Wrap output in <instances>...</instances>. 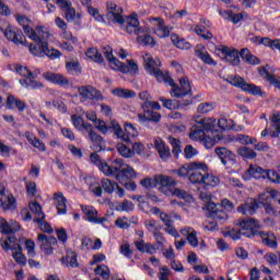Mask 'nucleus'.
Returning a JSON list of instances; mask_svg holds the SVG:
<instances>
[{
    "instance_id": "f257e3e1",
    "label": "nucleus",
    "mask_w": 280,
    "mask_h": 280,
    "mask_svg": "<svg viewBox=\"0 0 280 280\" xmlns=\"http://www.w3.org/2000/svg\"><path fill=\"white\" fill-rule=\"evenodd\" d=\"M101 170L105 176L115 178L120 185H124L125 180L137 178V172L130 165L124 163V160L116 159L110 164H104Z\"/></svg>"
},
{
    "instance_id": "f03ea898",
    "label": "nucleus",
    "mask_w": 280,
    "mask_h": 280,
    "mask_svg": "<svg viewBox=\"0 0 280 280\" xmlns=\"http://www.w3.org/2000/svg\"><path fill=\"white\" fill-rule=\"evenodd\" d=\"M209 171L203 162H191L173 171L179 178H187L192 185H202L206 172Z\"/></svg>"
},
{
    "instance_id": "7ed1b4c3",
    "label": "nucleus",
    "mask_w": 280,
    "mask_h": 280,
    "mask_svg": "<svg viewBox=\"0 0 280 280\" xmlns=\"http://www.w3.org/2000/svg\"><path fill=\"white\" fill-rule=\"evenodd\" d=\"M143 58V65H144V70L149 75H153L158 82H168L172 84V77H170L168 73H164L161 71V59L152 58V55L144 52L142 55Z\"/></svg>"
},
{
    "instance_id": "20e7f679",
    "label": "nucleus",
    "mask_w": 280,
    "mask_h": 280,
    "mask_svg": "<svg viewBox=\"0 0 280 280\" xmlns=\"http://www.w3.org/2000/svg\"><path fill=\"white\" fill-rule=\"evenodd\" d=\"M155 183L156 185H160L159 189L162 194H165V196H176L177 198H182V200H189L191 196L187 194V191L175 188L172 190V187H176V180L170 176L166 175H158L155 176Z\"/></svg>"
},
{
    "instance_id": "39448f33",
    "label": "nucleus",
    "mask_w": 280,
    "mask_h": 280,
    "mask_svg": "<svg viewBox=\"0 0 280 280\" xmlns=\"http://www.w3.org/2000/svg\"><path fill=\"white\" fill-rule=\"evenodd\" d=\"M15 72L24 78L20 80V84L24 89H43V83L36 81V78L40 74V70L36 69L32 71L28 67L18 65L15 66Z\"/></svg>"
},
{
    "instance_id": "423d86ee",
    "label": "nucleus",
    "mask_w": 280,
    "mask_h": 280,
    "mask_svg": "<svg viewBox=\"0 0 280 280\" xmlns=\"http://www.w3.org/2000/svg\"><path fill=\"white\" fill-rule=\"evenodd\" d=\"M28 49L33 56H37V58H50V60H56V58H60L62 52L56 48H49V43L46 42H38L37 45L31 44Z\"/></svg>"
},
{
    "instance_id": "0eeeda50",
    "label": "nucleus",
    "mask_w": 280,
    "mask_h": 280,
    "mask_svg": "<svg viewBox=\"0 0 280 280\" xmlns=\"http://www.w3.org/2000/svg\"><path fill=\"white\" fill-rule=\"evenodd\" d=\"M77 91L80 102H104V94L93 85H81Z\"/></svg>"
},
{
    "instance_id": "6e6552de",
    "label": "nucleus",
    "mask_w": 280,
    "mask_h": 280,
    "mask_svg": "<svg viewBox=\"0 0 280 280\" xmlns=\"http://www.w3.org/2000/svg\"><path fill=\"white\" fill-rule=\"evenodd\" d=\"M243 237H257L261 233V223L256 219H244L238 222Z\"/></svg>"
},
{
    "instance_id": "1a4fd4ad",
    "label": "nucleus",
    "mask_w": 280,
    "mask_h": 280,
    "mask_svg": "<svg viewBox=\"0 0 280 280\" xmlns=\"http://www.w3.org/2000/svg\"><path fill=\"white\" fill-rule=\"evenodd\" d=\"M226 82L232 86H236V89H241L245 93H249V95H264V93H261V88L246 83V80L240 75L230 77Z\"/></svg>"
},
{
    "instance_id": "9d476101",
    "label": "nucleus",
    "mask_w": 280,
    "mask_h": 280,
    "mask_svg": "<svg viewBox=\"0 0 280 280\" xmlns=\"http://www.w3.org/2000/svg\"><path fill=\"white\" fill-rule=\"evenodd\" d=\"M215 55L221 58V60H225V62H230L233 67H237L240 65V51L235 48H229L226 46H217L214 50Z\"/></svg>"
},
{
    "instance_id": "9b49d317",
    "label": "nucleus",
    "mask_w": 280,
    "mask_h": 280,
    "mask_svg": "<svg viewBox=\"0 0 280 280\" xmlns=\"http://www.w3.org/2000/svg\"><path fill=\"white\" fill-rule=\"evenodd\" d=\"M164 84L172 86V97H185V95L191 94V84L189 83V79L187 77L179 78V86L174 83V79H172V83L164 82Z\"/></svg>"
},
{
    "instance_id": "f8f14e48",
    "label": "nucleus",
    "mask_w": 280,
    "mask_h": 280,
    "mask_svg": "<svg viewBox=\"0 0 280 280\" xmlns=\"http://www.w3.org/2000/svg\"><path fill=\"white\" fill-rule=\"evenodd\" d=\"M95 128L98 132H102V135H106L108 130H113L114 135L116 137H122L124 130H121V126H119V122L116 120H110L108 125L102 119L96 120Z\"/></svg>"
},
{
    "instance_id": "ddd939ff",
    "label": "nucleus",
    "mask_w": 280,
    "mask_h": 280,
    "mask_svg": "<svg viewBox=\"0 0 280 280\" xmlns=\"http://www.w3.org/2000/svg\"><path fill=\"white\" fill-rule=\"evenodd\" d=\"M112 69L114 71H120V73H130L131 75H137L139 73V65L135 60H127V65L116 60L112 63Z\"/></svg>"
},
{
    "instance_id": "4468645a",
    "label": "nucleus",
    "mask_w": 280,
    "mask_h": 280,
    "mask_svg": "<svg viewBox=\"0 0 280 280\" xmlns=\"http://www.w3.org/2000/svg\"><path fill=\"white\" fill-rule=\"evenodd\" d=\"M124 9L121 7L113 3L107 2V14L106 19L112 23H118V25H124Z\"/></svg>"
},
{
    "instance_id": "2eb2a0df",
    "label": "nucleus",
    "mask_w": 280,
    "mask_h": 280,
    "mask_svg": "<svg viewBox=\"0 0 280 280\" xmlns=\"http://www.w3.org/2000/svg\"><path fill=\"white\" fill-rule=\"evenodd\" d=\"M37 242L39 244V248L45 253V255H52V246H56V244H58V240L56 237L47 236L45 234H38Z\"/></svg>"
},
{
    "instance_id": "dca6fc26",
    "label": "nucleus",
    "mask_w": 280,
    "mask_h": 280,
    "mask_svg": "<svg viewBox=\"0 0 280 280\" xmlns=\"http://www.w3.org/2000/svg\"><path fill=\"white\" fill-rule=\"evenodd\" d=\"M151 25H153V34L159 36V38H167L170 36V32H172V27L165 25V21L161 18H153L150 20Z\"/></svg>"
},
{
    "instance_id": "f3484780",
    "label": "nucleus",
    "mask_w": 280,
    "mask_h": 280,
    "mask_svg": "<svg viewBox=\"0 0 280 280\" xmlns=\"http://www.w3.org/2000/svg\"><path fill=\"white\" fill-rule=\"evenodd\" d=\"M81 210L85 215V220L92 224H104L108 219L106 217H97L98 212L94 207L81 206Z\"/></svg>"
},
{
    "instance_id": "a211bd4d",
    "label": "nucleus",
    "mask_w": 280,
    "mask_h": 280,
    "mask_svg": "<svg viewBox=\"0 0 280 280\" xmlns=\"http://www.w3.org/2000/svg\"><path fill=\"white\" fill-rule=\"evenodd\" d=\"M59 8L62 10V12H65V19L68 21V23L78 21V19H80V13L75 12V8H73L71 1L59 0Z\"/></svg>"
},
{
    "instance_id": "6ab92c4d",
    "label": "nucleus",
    "mask_w": 280,
    "mask_h": 280,
    "mask_svg": "<svg viewBox=\"0 0 280 280\" xmlns=\"http://www.w3.org/2000/svg\"><path fill=\"white\" fill-rule=\"evenodd\" d=\"M4 36L8 38V40H12V43L15 45H27V40L25 39V35H23L22 31L7 27L4 31Z\"/></svg>"
},
{
    "instance_id": "aec40b11",
    "label": "nucleus",
    "mask_w": 280,
    "mask_h": 280,
    "mask_svg": "<svg viewBox=\"0 0 280 280\" xmlns=\"http://www.w3.org/2000/svg\"><path fill=\"white\" fill-rule=\"evenodd\" d=\"M28 38L34 40V43H49V38H51V33L45 30L43 26H37L35 31L30 34Z\"/></svg>"
},
{
    "instance_id": "412c9836",
    "label": "nucleus",
    "mask_w": 280,
    "mask_h": 280,
    "mask_svg": "<svg viewBox=\"0 0 280 280\" xmlns=\"http://www.w3.org/2000/svg\"><path fill=\"white\" fill-rule=\"evenodd\" d=\"M214 152L223 165H233L235 163V155L231 150L220 147L214 149Z\"/></svg>"
},
{
    "instance_id": "4be33fe9",
    "label": "nucleus",
    "mask_w": 280,
    "mask_h": 280,
    "mask_svg": "<svg viewBox=\"0 0 280 280\" xmlns=\"http://www.w3.org/2000/svg\"><path fill=\"white\" fill-rule=\"evenodd\" d=\"M43 78L47 80V82H51L52 84H58L63 89H69V79L60 73L46 72L43 74Z\"/></svg>"
},
{
    "instance_id": "5701e85b",
    "label": "nucleus",
    "mask_w": 280,
    "mask_h": 280,
    "mask_svg": "<svg viewBox=\"0 0 280 280\" xmlns=\"http://www.w3.org/2000/svg\"><path fill=\"white\" fill-rule=\"evenodd\" d=\"M125 25V31L127 34H139L140 28H139V19L137 18V14L133 13L130 16H127L124 19Z\"/></svg>"
},
{
    "instance_id": "b1692460",
    "label": "nucleus",
    "mask_w": 280,
    "mask_h": 280,
    "mask_svg": "<svg viewBox=\"0 0 280 280\" xmlns=\"http://www.w3.org/2000/svg\"><path fill=\"white\" fill-rule=\"evenodd\" d=\"M199 127H201L203 132H220V129H218V120L215 118L206 117L197 121Z\"/></svg>"
},
{
    "instance_id": "393cba45",
    "label": "nucleus",
    "mask_w": 280,
    "mask_h": 280,
    "mask_svg": "<svg viewBox=\"0 0 280 280\" xmlns=\"http://www.w3.org/2000/svg\"><path fill=\"white\" fill-rule=\"evenodd\" d=\"M257 209H259V203L257 202V200L250 199L245 203H242L237 208V211L243 215H255V213L257 212Z\"/></svg>"
},
{
    "instance_id": "a878e982",
    "label": "nucleus",
    "mask_w": 280,
    "mask_h": 280,
    "mask_svg": "<svg viewBox=\"0 0 280 280\" xmlns=\"http://www.w3.org/2000/svg\"><path fill=\"white\" fill-rule=\"evenodd\" d=\"M52 200L58 215H65V213H67V198L65 195L60 191L55 192Z\"/></svg>"
},
{
    "instance_id": "bb28decb",
    "label": "nucleus",
    "mask_w": 280,
    "mask_h": 280,
    "mask_svg": "<svg viewBox=\"0 0 280 280\" xmlns=\"http://www.w3.org/2000/svg\"><path fill=\"white\" fill-rule=\"evenodd\" d=\"M0 245L5 252L11 250V253H15L16 250H21L22 248L19 240H16V237L14 236L1 238Z\"/></svg>"
},
{
    "instance_id": "cd10ccee",
    "label": "nucleus",
    "mask_w": 280,
    "mask_h": 280,
    "mask_svg": "<svg viewBox=\"0 0 280 280\" xmlns=\"http://www.w3.org/2000/svg\"><path fill=\"white\" fill-rule=\"evenodd\" d=\"M271 126L269 128V135L272 139H277L280 135V112H275L269 117Z\"/></svg>"
},
{
    "instance_id": "c85d7f7f",
    "label": "nucleus",
    "mask_w": 280,
    "mask_h": 280,
    "mask_svg": "<svg viewBox=\"0 0 280 280\" xmlns=\"http://www.w3.org/2000/svg\"><path fill=\"white\" fill-rule=\"evenodd\" d=\"M143 113L138 114L140 124H145V121H154L158 124V121H161V114L150 110V108H143Z\"/></svg>"
},
{
    "instance_id": "c756f323",
    "label": "nucleus",
    "mask_w": 280,
    "mask_h": 280,
    "mask_svg": "<svg viewBox=\"0 0 280 280\" xmlns=\"http://www.w3.org/2000/svg\"><path fill=\"white\" fill-rule=\"evenodd\" d=\"M154 145H155V150H156L160 159H162V161H167V159H170V156H172V152L170 151V147H167L165 144V142H163L161 140V138L155 139Z\"/></svg>"
},
{
    "instance_id": "7c9ffc66",
    "label": "nucleus",
    "mask_w": 280,
    "mask_h": 280,
    "mask_svg": "<svg viewBox=\"0 0 280 280\" xmlns=\"http://www.w3.org/2000/svg\"><path fill=\"white\" fill-rule=\"evenodd\" d=\"M133 244L139 253H147V255H155L156 247L151 243H145L142 238H137Z\"/></svg>"
},
{
    "instance_id": "2f4dec72",
    "label": "nucleus",
    "mask_w": 280,
    "mask_h": 280,
    "mask_svg": "<svg viewBox=\"0 0 280 280\" xmlns=\"http://www.w3.org/2000/svg\"><path fill=\"white\" fill-rule=\"evenodd\" d=\"M244 178H246V180H248V178H266V170L261 168V166L250 165L245 172Z\"/></svg>"
},
{
    "instance_id": "473e14b6",
    "label": "nucleus",
    "mask_w": 280,
    "mask_h": 280,
    "mask_svg": "<svg viewBox=\"0 0 280 280\" xmlns=\"http://www.w3.org/2000/svg\"><path fill=\"white\" fill-rule=\"evenodd\" d=\"M140 100H142V108H151L152 110H161V105L158 102H152V96L148 92H141L139 94Z\"/></svg>"
},
{
    "instance_id": "72a5a7b5",
    "label": "nucleus",
    "mask_w": 280,
    "mask_h": 280,
    "mask_svg": "<svg viewBox=\"0 0 280 280\" xmlns=\"http://www.w3.org/2000/svg\"><path fill=\"white\" fill-rule=\"evenodd\" d=\"M24 137H26V140L31 145H33V148H36V150H38L39 152H46L47 147L43 141H40V139L34 136V133L26 131L24 133Z\"/></svg>"
},
{
    "instance_id": "f704fd0d",
    "label": "nucleus",
    "mask_w": 280,
    "mask_h": 280,
    "mask_svg": "<svg viewBox=\"0 0 280 280\" xmlns=\"http://www.w3.org/2000/svg\"><path fill=\"white\" fill-rule=\"evenodd\" d=\"M61 262L67 268H78V254L73 250H68L66 256L61 258Z\"/></svg>"
},
{
    "instance_id": "c9c22d12",
    "label": "nucleus",
    "mask_w": 280,
    "mask_h": 280,
    "mask_svg": "<svg viewBox=\"0 0 280 280\" xmlns=\"http://www.w3.org/2000/svg\"><path fill=\"white\" fill-rule=\"evenodd\" d=\"M7 108H16L20 113H23V110L27 108V105L25 104V102L16 98L14 95H9L7 98Z\"/></svg>"
},
{
    "instance_id": "e433bc0d",
    "label": "nucleus",
    "mask_w": 280,
    "mask_h": 280,
    "mask_svg": "<svg viewBox=\"0 0 280 280\" xmlns=\"http://www.w3.org/2000/svg\"><path fill=\"white\" fill-rule=\"evenodd\" d=\"M207 209L208 211L211 213V217L214 219V220H226V213L221 209L220 205H215L213 202H209L207 205Z\"/></svg>"
},
{
    "instance_id": "4c0bfd02",
    "label": "nucleus",
    "mask_w": 280,
    "mask_h": 280,
    "mask_svg": "<svg viewBox=\"0 0 280 280\" xmlns=\"http://www.w3.org/2000/svg\"><path fill=\"white\" fill-rule=\"evenodd\" d=\"M258 237H261L262 244L269 248H277V236L272 232H261L258 234Z\"/></svg>"
},
{
    "instance_id": "58836bf2",
    "label": "nucleus",
    "mask_w": 280,
    "mask_h": 280,
    "mask_svg": "<svg viewBox=\"0 0 280 280\" xmlns=\"http://www.w3.org/2000/svg\"><path fill=\"white\" fill-rule=\"evenodd\" d=\"M139 132L137 131V128L132 126V124H125V133L122 131V136L117 137L118 139H122L125 143H131L130 138L135 139Z\"/></svg>"
},
{
    "instance_id": "ea45409f",
    "label": "nucleus",
    "mask_w": 280,
    "mask_h": 280,
    "mask_svg": "<svg viewBox=\"0 0 280 280\" xmlns=\"http://www.w3.org/2000/svg\"><path fill=\"white\" fill-rule=\"evenodd\" d=\"M89 136L93 143L92 150L94 152H102V150H104V138H102V136L97 135L95 131H91Z\"/></svg>"
},
{
    "instance_id": "a19ab883",
    "label": "nucleus",
    "mask_w": 280,
    "mask_h": 280,
    "mask_svg": "<svg viewBox=\"0 0 280 280\" xmlns=\"http://www.w3.org/2000/svg\"><path fill=\"white\" fill-rule=\"evenodd\" d=\"M0 207L3 211H14V209H16V199L13 195H9L0 199Z\"/></svg>"
},
{
    "instance_id": "79ce46f5",
    "label": "nucleus",
    "mask_w": 280,
    "mask_h": 280,
    "mask_svg": "<svg viewBox=\"0 0 280 280\" xmlns=\"http://www.w3.org/2000/svg\"><path fill=\"white\" fill-rule=\"evenodd\" d=\"M219 14L225 21H231L234 24L240 23V21H242L244 19V15L242 13H235V12H233L231 10L220 11Z\"/></svg>"
},
{
    "instance_id": "37998d69",
    "label": "nucleus",
    "mask_w": 280,
    "mask_h": 280,
    "mask_svg": "<svg viewBox=\"0 0 280 280\" xmlns=\"http://www.w3.org/2000/svg\"><path fill=\"white\" fill-rule=\"evenodd\" d=\"M195 56H197V58H200V60H202V62H205L206 65H214L213 58H211V55H209V52L205 50L203 46L196 47Z\"/></svg>"
},
{
    "instance_id": "c03bdc74",
    "label": "nucleus",
    "mask_w": 280,
    "mask_h": 280,
    "mask_svg": "<svg viewBox=\"0 0 280 280\" xmlns=\"http://www.w3.org/2000/svg\"><path fill=\"white\" fill-rule=\"evenodd\" d=\"M205 131L196 121V124L190 128L189 139H191V141H202V139H205Z\"/></svg>"
},
{
    "instance_id": "a18cd8bd",
    "label": "nucleus",
    "mask_w": 280,
    "mask_h": 280,
    "mask_svg": "<svg viewBox=\"0 0 280 280\" xmlns=\"http://www.w3.org/2000/svg\"><path fill=\"white\" fill-rule=\"evenodd\" d=\"M19 25H21L24 30V34H26V36H30L32 34V32L34 31V28H32L30 26V23H32V20H30L27 16L23 15V14H19L15 16Z\"/></svg>"
},
{
    "instance_id": "49530a36",
    "label": "nucleus",
    "mask_w": 280,
    "mask_h": 280,
    "mask_svg": "<svg viewBox=\"0 0 280 280\" xmlns=\"http://www.w3.org/2000/svg\"><path fill=\"white\" fill-rule=\"evenodd\" d=\"M240 56L244 62H247V65H259V62H261L259 58L250 54V50L247 48H243L240 52Z\"/></svg>"
},
{
    "instance_id": "de8ad7c7",
    "label": "nucleus",
    "mask_w": 280,
    "mask_h": 280,
    "mask_svg": "<svg viewBox=\"0 0 280 280\" xmlns=\"http://www.w3.org/2000/svg\"><path fill=\"white\" fill-rule=\"evenodd\" d=\"M14 226L15 228H12V225H10L5 219L0 217V229L3 235H10V233H14V231H19V229H21L16 222H14Z\"/></svg>"
},
{
    "instance_id": "09e8293b",
    "label": "nucleus",
    "mask_w": 280,
    "mask_h": 280,
    "mask_svg": "<svg viewBox=\"0 0 280 280\" xmlns=\"http://www.w3.org/2000/svg\"><path fill=\"white\" fill-rule=\"evenodd\" d=\"M112 93L116 97H121L122 100H130L132 97H137V93H135V91L121 88L114 89Z\"/></svg>"
},
{
    "instance_id": "8fccbe9b",
    "label": "nucleus",
    "mask_w": 280,
    "mask_h": 280,
    "mask_svg": "<svg viewBox=\"0 0 280 280\" xmlns=\"http://www.w3.org/2000/svg\"><path fill=\"white\" fill-rule=\"evenodd\" d=\"M116 148L120 156H124L125 159H131V156H133L132 149L130 148V142H120L116 145Z\"/></svg>"
},
{
    "instance_id": "3c124183",
    "label": "nucleus",
    "mask_w": 280,
    "mask_h": 280,
    "mask_svg": "<svg viewBox=\"0 0 280 280\" xmlns=\"http://www.w3.org/2000/svg\"><path fill=\"white\" fill-rule=\"evenodd\" d=\"M85 56L97 65H102L104 62V57H102V54H100V50H97V48H89L85 52Z\"/></svg>"
},
{
    "instance_id": "603ef678",
    "label": "nucleus",
    "mask_w": 280,
    "mask_h": 280,
    "mask_svg": "<svg viewBox=\"0 0 280 280\" xmlns=\"http://www.w3.org/2000/svg\"><path fill=\"white\" fill-rule=\"evenodd\" d=\"M45 214H39V219H34V222L38 224V229L43 231V233H54V229H51V225L45 221Z\"/></svg>"
},
{
    "instance_id": "864d4df0",
    "label": "nucleus",
    "mask_w": 280,
    "mask_h": 280,
    "mask_svg": "<svg viewBox=\"0 0 280 280\" xmlns=\"http://www.w3.org/2000/svg\"><path fill=\"white\" fill-rule=\"evenodd\" d=\"M201 185H207L209 187H218L220 185V178L213 174L205 173Z\"/></svg>"
},
{
    "instance_id": "5fc2aeb1",
    "label": "nucleus",
    "mask_w": 280,
    "mask_h": 280,
    "mask_svg": "<svg viewBox=\"0 0 280 280\" xmlns=\"http://www.w3.org/2000/svg\"><path fill=\"white\" fill-rule=\"evenodd\" d=\"M66 69L70 75H80V73H82L79 61H68L66 63Z\"/></svg>"
},
{
    "instance_id": "6e6d98bb",
    "label": "nucleus",
    "mask_w": 280,
    "mask_h": 280,
    "mask_svg": "<svg viewBox=\"0 0 280 280\" xmlns=\"http://www.w3.org/2000/svg\"><path fill=\"white\" fill-rule=\"evenodd\" d=\"M101 185L105 194H113L115 191V187H117V183L108 178H103L101 180Z\"/></svg>"
},
{
    "instance_id": "4d7b16f0",
    "label": "nucleus",
    "mask_w": 280,
    "mask_h": 280,
    "mask_svg": "<svg viewBox=\"0 0 280 280\" xmlns=\"http://www.w3.org/2000/svg\"><path fill=\"white\" fill-rule=\"evenodd\" d=\"M233 128V120L221 118L217 122V130H220L221 132H224V130H231Z\"/></svg>"
},
{
    "instance_id": "13d9d810",
    "label": "nucleus",
    "mask_w": 280,
    "mask_h": 280,
    "mask_svg": "<svg viewBox=\"0 0 280 280\" xmlns=\"http://www.w3.org/2000/svg\"><path fill=\"white\" fill-rule=\"evenodd\" d=\"M94 272L102 277L104 280L110 279V269H108L106 265H98Z\"/></svg>"
},
{
    "instance_id": "bf43d9fd",
    "label": "nucleus",
    "mask_w": 280,
    "mask_h": 280,
    "mask_svg": "<svg viewBox=\"0 0 280 280\" xmlns=\"http://www.w3.org/2000/svg\"><path fill=\"white\" fill-rule=\"evenodd\" d=\"M238 154L240 156H243V159H248V160H253L257 156V153L248 147L240 148Z\"/></svg>"
},
{
    "instance_id": "052dcab7",
    "label": "nucleus",
    "mask_w": 280,
    "mask_h": 280,
    "mask_svg": "<svg viewBox=\"0 0 280 280\" xmlns=\"http://www.w3.org/2000/svg\"><path fill=\"white\" fill-rule=\"evenodd\" d=\"M160 102H162L164 108H168V110H175L176 108H180L183 106V105H178V101L167 100L165 97H161Z\"/></svg>"
},
{
    "instance_id": "680f3d73",
    "label": "nucleus",
    "mask_w": 280,
    "mask_h": 280,
    "mask_svg": "<svg viewBox=\"0 0 280 280\" xmlns=\"http://www.w3.org/2000/svg\"><path fill=\"white\" fill-rule=\"evenodd\" d=\"M168 142L171 143L173 148V154L174 156H178L183 150L180 149V140L174 138V137H168Z\"/></svg>"
},
{
    "instance_id": "e2e57ef3",
    "label": "nucleus",
    "mask_w": 280,
    "mask_h": 280,
    "mask_svg": "<svg viewBox=\"0 0 280 280\" xmlns=\"http://www.w3.org/2000/svg\"><path fill=\"white\" fill-rule=\"evenodd\" d=\"M137 42L140 45H150V47H154V45H156V42L154 40V37H151L150 35L145 34L142 36H138Z\"/></svg>"
},
{
    "instance_id": "0e129e2a",
    "label": "nucleus",
    "mask_w": 280,
    "mask_h": 280,
    "mask_svg": "<svg viewBox=\"0 0 280 280\" xmlns=\"http://www.w3.org/2000/svg\"><path fill=\"white\" fill-rule=\"evenodd\" d=\"M172 40L178 49H191V44L186 39H178V37L172 36Z\"/></svg>"
},
{
    "instance_id": "69168bd1",
    "label": "nucleus",
    "mask_w": 280,
    "mask_h": 280,
    "mask_svg": "<svg viewBox=\"0 0 280 280\" xmlns=\"http://www.w3.org/2000/svg\"><path fill=\"white\" fill-rule=\"evenodd\" d=\"M119 250H120V255H124V257H126L127 259L132 258V249H130V243L124 242L120 245Z\"/></svg>"
},
{
    "instance_id": "338daca9",
    "label": "nucleus",
    "mask_w": 280,
    "mask_h": 280,
    "mask_svg": "<svg viewBox=\"0 0 280 280\" xmlns=\"http://www.w3.org/2000/svg\"><path fill=\"white\" fill-rule=\"evenodd\" d=\"M266 178H268V180H270V183H276V185H280V175L279 172L277 171H266Z\"/></svg>"
},
{
    "instance_id": "774afa93",
    "label": "nucleus",
    "mask_w": 280,
    "mask_h": 280,
    "mask_svg": "<svg viewBox=\"0 0 280 280\" xmlns=\"http://www.w3.org/2000/svg\"><path fill=\"white\" fill-rule=\"evenodd\" d=\"M224 237H231V240H240L242 237V229L236 230V229H232L229 231L223 232Z\"/></svg>"
}]
</instances>
